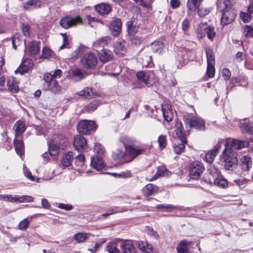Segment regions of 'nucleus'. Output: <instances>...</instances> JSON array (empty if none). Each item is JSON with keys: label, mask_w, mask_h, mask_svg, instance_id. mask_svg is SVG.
Here are the masks:
<instances>
[{"label": "nucleus", "mask_w": 253, "mask_h": 253, "mask_svg": "<svg viewBox=\"0 0 253 253\" xmlns=\"http://www.w3.org/2000/svg\"><path fill=\"white\" fill-rule=\"evenodd\" d=\"M231 2L229 0H218L217 6L218 10L222 12L221 23L225 25L231 23L235 18L234 12L230 10Z\"/></svg>", "instance_id": "1"}, {"label": "nucleus", "mask_w": 253, "mask_h": 253, "mask_svg": "<svg viewBox=\"0 0 253 253\" xmlns=\"http://www.w3.org/2000/svg\"><path fill=\"white\" fill-rule=\"evenodd\" d=\"M237 153L232 149L224 148L221 159L224 162V168L226 170L233 171L236 169L238 165Z\"/></svg>", "instance_id": "2"}, {"label": "nucleus", "mask_w": 253, "mask_h": 253, "mask_svg": "<svg viewBox=\"0 0 253 253\" xmlns=\"http://www.w3.org/2000/svg\"><path fill=\"white\" fill-rule=\"evenodd\" d=\"M96 128V126L94 122L85 120L81 121L77 127L79 132L84 134H90Z\"/></svg>", "instance_id": "3"}, {"label": "nucleus", "mask_w": 253, "mask_h": 253, "mask_svg": "<svg viewBox=\"0 0 253 253\" xmlns=\"http://www.w3.org/2000/svg\"><path fill=\"white\" fill-rule=\"evenodd\" d=\"M81 63L84 68L88 69H93L97 63V58L96 55L91 52H88L84 55L81 60Z\"/></svg>", "instance_id": "4"}, {"label": "nucleus", "mask_w": 253, "mask_h": 253, "mask_svg": "<svg viewBox=\"0 0 253 253\" xmlns=\"http://www.w3.org/2000/svg\"><path fill=\"white\" fill-rule=\"evenodd\" d=\"M224 145L225 148L232 149V150H241L249 146V142L248 141L240 140L238 139L231 140L230 139L224 140Z\"/></svg>", "instance_id": "5"}, {"label": "nucleus", "mask_w": 253, "mask_h": 253, "mask_svg": "<svg viewBox=\"0 0 253 253\" xmlns=\"http://www.w3.org/2000/svg\"><path fill=\"white\" fill-rule=\"evenodd\" d=\"M204 170L205 167L201 162L199 161L194 162L191 165L189 169V176L192 179H198Z\"/></svg>", "instance_id": "6"}, {"label": "nucleus", "mask_w": 253, "mask_h": 253, "mask_svg": "<svg viewBox=\"0 0 253 253\" xmlns=\"http://www.w3.org/2000/svg\"><path fill=\"white\" fill-rule=\"evenodd\" d=\"M199 34L202 38L207 34L209 39L212 40L215 36L214 28L213 26H209L207 23H201L199 25Z\"/></svg>", "instance_id": "7"}, {"label": "nucleus", "mask_w": 253, "mask_h": 253, "mask_svg": "<svg viewBox=\"0 0 253 253\" xmlns=\"http://www.w3.org/2000/svg\"><path fill=\"white\" fill-rule=\"evenodd\" d=\"M82 19L79 16L74 17L66 16L61 19L60 24L63 28L68 29L78 24H82Z\"/></svg>", "instance_id": "8"}, {"label": "nucleus", "mask_w": 253, "mask_h": 253, "mask_svg": "<svg viewBox=\"0 0 253 253\" xmlns=\"http://www.w3.org/2000/svg\"><path fill=\"white\" fill-rule=\"evenodd\" d=\"M224 142V139H220L218 143L214 146L213 149L208 151L205 157V161L210 164L212 163L215 157L217 155L219 150L221 148V144Z\"/></svg>", "instance_id": "9"}, {"label": "nucleus", "mask_w": 253, "mask_h": 253, "mask_svg": "<svg viewBox=\"0 0 253 253\" xmlns=\"http://www.w3.org/2000/svg\"><path fill=\"white\" fill-rule=\"evenodd\" d=\"M184 121L187 124V125H189L190 128L194 127L196 129H202L204 127V121L202 119L197 117H193L190 119L184 116Z\"/></svg>", "instance_id": "10"}, {"label": "nucleus", "mask_w": 253, "mask_h": 253, "mask_svg": "<svg viewBox=\"0 0 253 253\" xmlns=\"http://www.w3.org/2000/svg\"><path fill=\"white\" fill-rule=\"evenodd\" d=\"M174 138L177 141L180 142H186V139L185 136L182 124L181 122L177 121L175 125Z\"/></svg>", "instance_id": "11"}, {"label": "nucleus", "mask_w": 253, "mask_h": 253, "mask_svg": "<svg viewBox=\"0 0 253 253\" xmlns=\"http://www.w3.org/2000/svg\"><path fill=\"white\" fill-rule=\"evenodd\" d=\"M126 153L130 156L131 160L134 159L137 156L143 154L145 152V149L138 146L132 145H125Z\"/></svg>", "instance_id": "12"}, {"label": "nucleus", "mask_w": 253, "mask_h": 253, "mask_svg": "<svg viewBox=\"0 0 253 253\" xmlns=\"http://www.w3.org/2000/svg\"><path fill=\"white\" fill-rule=\"evenodd\" d=\"M73 145L74 148L79 152H83L87 147L86 140L81 135H77L75 136Z\"/></svg>", "instance_id": "13"}, {"label": "nucleus", "mask_w": 253, "mask_h": 253, "mask_svg": "<svg viewBox=\"0 0 253 253\" xmlns=\"http://www.w3.org/2000/svg\"><path fill=\"white\" fill-rule=\"evenodd\" d=\"M120 248L124 253H136L137 251L132 240L124 241L121 244Z\"/></svg>", "instance_id": "14"}, {"label": "nucleus", "mask_w": 253, "mask_h": 253, "mask_svg": "<svg viewBox=\"0 0 253 253\" xmlns=\"http://www.w3.org/2000/svg\"><path fill=\"white\" fill-rule=\"evenodd\" d=\"M34 64L31 59L27 58L25 59L20 64L19 67L15 70V73H19L23 74L32 68Z\"/></svg>", "instance_id": "15"}, {"label": "nucleus", "mask_w": 253, "mask_h": 253, "mask_svg": "<svg viewBox=\"0 0 253 253\" xmlns=\"http://www.w3.org/2000/svg\"><path fill=\"white\" fill-rule=\"evenodd\" d=\"M162 111L166 121L170 122L173 118V112L171 105L168 103L162 104Z\"/></svg>", "instance_id": "16"}, {"label": "nucleus", "mask_w": 253, "mask_h": 253, "mask_svg": "<svg viewBox=\"0 0 253 253\" xmlns=\"http://www.w3.org/2000/svg\"><path fill=\"white\" fill-rule=\"evenodd\" d=\"M193 242L186 240L181 241L178 245L176 250L178 253H189L190 249Z\"/></svg>", "instance_id": "17"}, {"label": "nucleus", "mask_w": 253, "mask_h": 253, "mask_svg": "<svg viewBox=\"0 0 253 253\" xmlns=\"http://www.w3.org/2000/svg\"><path fill=\"white\" fill-rule=\"evenodd\" d=\"M90 165L91 167L96 170H101L105 166L102 157L95 156L91 158Z\"/></svg>", "instance_id": "18"}, {"label": "nucleus", "mask_w": 253, "mask_h": 253, "mask_svg": "<svg viewBox=\"0 0 253 253\" xmlns=\"http://www.w3.org/2000/svg\"><path fill=\"white\" fill-rule=\"evenodd\" d=\"M239 126L243 133H252L253 132V122L247 120L241 121Z\"/></svg>", "instance_id": "19"}, {"label": "nucleus", "mask_w": 253, "mask_h": 253, "mask_svg": "<svg viewBox=\"0 0 253 253\" xmlns=\"http://www.w3.org/2000/svg\"><path fill=\"white\" fill-rule=\"evenodd\" d=\"M113 53L111 51L108 49H102L98 54L100 61L102 63H106L112 60Z\"/></svg>", "instance_id": "20"}, {"label": "nucleus", "mask_w": 253, "mask_h": 253, "mask_svg": "<svg viewBox=\"0 0 253 253\" xmlns=\"http://www.w3.org/2000/svg\"><path fill=\"white\" fill-rule=\"evenodd\" d=\"M122 28V22L120 19H116L112 21L110 29L112 34L117 36L120 33Z\"/></svg>", "instance_id": "21"}, {"label": "nucleus", "mask_w": 253, "mask_h": 253, "mask_svg": "<svg viewBox=\"0 0 253 253\" xmlns=\"http://www.w3.org/2000/svg\"><path fill=\"white\" fill-rule=\"evenodd\" d=\"M148 47L153 53L159 54L162 53L164 48V44L161 42L155 41L150 44Z\"/></svg>", "instance_id": "22"}, {"label": "nucleus", "mask_w": 253, "mask_h": 253, "mask_svg": "<svg viewBox=\"0 0 253 253\" xmlns=\"http://www.w3.org/2000/svg\"><path fill=\"white\" fill-rule=\"evenodd\" d=\"M95 11L101 15L108 14L111 10V6L108 3H100L95 6Z\"/></svg>", "instance_id": "23"}, {"label": "nucleus", "mask_w": 253, "mask_h": 253, "mask_svg": "<svg viewBox=\"0 0 253 253\" xmlns=\"http://www.w3.org/2000/svg\"><path fill=\"white\" fill-rule=\"evenodd\" d=\"M13 129L15 131V137H17L25 131L26 126L25 122L21 120L17 121L14 125Z\"/></svg>", "instance_id": "24"}, {"label": "nucleus", "mask_w": 253, "mask_h": 253, "mask_svg": "<svg viewBox=\"0 0 253 253\" xmlns=\"http://www.w3.org/2000/svg\"><path fill=\"white\" fill-rule=\"evenodd\" d=\"M40 0H29L23 3V7L27 10H31L41 7Z\"/></svg>", "instance_id": "25"}, {"label": "nucleus", "mask_w": 253, "mask_h": 253, "mask_svg": "<svg viewBox=\"0 0 253 253\" xmlns=\"http://www.w3.org/2000/svg\"><path fill=\"white\" fill-rule=\"evenodd\" d=\"M73 160V153L72 152H68L62 157L61 160V164L62 166L64 167H68L70 166Z\"/></svg>", "instance_id": "26"}, {"label": "nucleus", "mask_w": 253, "mask_h": 253, "mask_svg": "<svg viewBox=\"0 0 253 253\" xmlns=\"http://www.w3.org/2000/svg\"><path fill=\"white\" fill-rule=\"evenodd\" d=\"M171 174V172L164 166H160L157 168V172L152 177L150 180H154L158 178L159 176H169Z\"/></svg>", "instance_id": "27"}, {"label": "nucleus", "mask_w": 253, "mask_h": 253, "mask_svg": "<svg viewBox=\"0 0 253 253\" xmlns=\"http://www.w3.org/2000/svg\"><path fill=\"white\" fill-rule=\"evenodd\" d=\"M240 162L242 169L245 171L249 170L252 167V162L249 156H243L240 159Z\"/></svg>", "instance_id": "28"}, {"label": "nucleus", "mask_w": 253, "mask_h": 253, "mask_svg": "<svg viewBox=\"0 0 253 253\" xmlns=\"http://www.w3.org/2000/svg\"><path fill=\"white\" fill-rule=\"evenodd\" d=\"M158 191V187L151 183L147 184L143 189V192L145 196H149L156 193Z\"/></svg>", "instance_id": "29"}, {"label": "nucleus", "mask_w": 253, "mask_h": 253, "mask_svg": "<svg viewBox=\"0 0 253 253\" xmlns=\"http://www.w3.org/2000/svg\"><path fill=\"white\" fill-rule=\"evenodd\" d=\"M114 51L119 56L124 55L126 51L125 44L120 42H117L115 45Z\"/></svg>", "instance_id": "30"}, {"label": "nucleus", "mask_w": 253, "mask_h": 253, "mask_svg": "<svg viewBox=\"0 0 253 253\" xmlns=\"http://www.w3.org/2000/svg\"><path fill=\"white\" fill-rule=\"evenodd\" d=\"M40 51L39 43L38 42L33 41L29 44L28 51L31 55H35Z\"/></svg>", "instance_id": "31"}, {"label": "nucleus", "mask_w": 253, "mask_h": 253, "mask_svg": "<svg viewBox=\"0 0 253 253\" xmlns=\"http://www.w3.org/2000/svg\"><path fill=\"white\" fill-rule=\"evenodd\" d=\"M127 32L129 35H134L139 29V27L134 21H129L126 23Z\"/></svg>", "instance_id": "32"}, {"label": "nucleus", "mask_w": 253, "mask_h": 253, "mask_svg": "<svg viewBox=\"0 0 253 253\" xmlns=\"http://www.w3.org/2000/svg\"><path fill=\"white\" fill-rule=\"evenodd\" d=\"M14 145L15 151L17 154L22 156L24 154V144L23 141L15 139L14 141Z\"/></svg>", "instance_id": "33"}, {"label": "nucleus", "mask_w": 253, "mask_h": 253, "mask_svg": "<svg viewBox=\"0 0 253 253\" xmlns=\"http://www.w3.org/2000/svg\"><path fill=\"white\" fill-rule=\"evenodd\" d=\"M48 89L54 94L59 93L61 91V87L57 81L55 80L52 81L48 84Z\"/></svg>", "instance_id": "34"}, {"label": "nucleus", "mask_w": 253, "mask_h": 253, "mask_svg": "<svg viewBox=\"0 0 253 253\" xmlns=\"http://www.w3.org/2000/svg\"><path fill=\"white\" fill-rule=\"evenodd\" d=\"M214 184L222 188H225L227 187L228 183L226 179L222 176H218L214 180Z\"/></svg>", "instance_id": "35"}, {"label": "nucleus", "mask_w": 253, "mask_h": 253, "mask_svg": "<svg viewBox=\"0 0 253 253\" xmlns=\"http://www.w3.org/2000/svg\"><path fill=\"white\" fill-rule=\"evenodd\" d=\"M8 89L12 92H16L18 90V86L14 78H11L7 80Z\"/></svg>", "instance_id": "36"}, {"label": "nucleus", "mask_w": 253, "mask_h": 253, "mask_svg": "<svg viewBox=\"0 0 253 253\" xmlns=\"http://www.w3.org/2000/svg\"><path fill=\"white\" fill-rule=\"evenodd\" d=\"M138 248L144 253H151L152 250L151 245L145 242H140L138 246Z\"/></svg>", "instance_id": "37"}, {"label": "nucleus", "mask_w": 253, "mask_h": 253, "mask_svg": "<svg viewBox=\"0 0 253 253\" xmlns=\"http://www.w3.org/2000/svg\"><path fill=\"white\" fill-rule=\"evenodd\" d=\"M206 53L207 59V64H214V55L212 49L210 48H207L206 49Z\"/></svg>", "instance_id": "38"}, {"label": "nucleus", "mask_w": 253, "mask_h": 253, "mask_svg": "<svg viewBox=\"0 0 253 253\" xmlns=\"http://www.w3.org/2000/svg\"><path fill=\"white\" fill-rule=\"evenodd\" d=\"M0 200L8 202L17 203L18 202V196L7 194L0 195Z\"/></svg>", "instance_id": "39"}, {"label": "nucleus", "mask_w": 253, "mask_h": 253, "mask_svg": "<svg viewBox=\"0 0 253 253\" xmlns=\"http://www.w3.org/2000/svg\"><path fill=\"white\" fill-rule=\"evenodd\" d=\"M157 209H161L163 211L170 212L177 209V207L170 204H160L156 207Z\"/></svg>", "instance_id": "40"}, {"label": "nucleus", "mask_w": 253, "mask_h": 253, "mask_svg": "<svg viewBox=\"0 0 253 253\" xmlns=\"http://www.w3.org/2000/svg\"><path fill=\"white\" fill-rule=\"evenodd\" d=\"M187 143V141L186 142H177V144H175L173 146V148L174 150V152L177 154H181L184 150L185 148V144Z\"/></svg>", "instance_id": "41"}, {"label": "nucleus", "mask_w": 253, "mask_h": 253, "mask_svg": "<svg viewBox=\"0 0 253 253\" xmlns=\"http://www.w3.org/2000/svg\"><path fill=\"white\" fill-rule=\"evenodd\" d=\"M48 151L52 156H56L58 154L60 151V146L56 143H51L48 144Z\"/></svg>", "instance_id": "42"}, {"label": "nucleus", "mask_w": 253, "mask_h": 253, "mask_svg": "<svg viewBox=\"0 0 253 253\" xmlns=\"http://www.w3.org/2000/svg\"><path fill=\"white\" fill-rule=\"evenodd\" d=\"M203 0H188L187 6L189 10L195 11L198 7V3L201 2Z\"/></svg>", "instance_id": "43"}, {"label": "nucleus", "mask_w": 253, "mask_h": 253, "mask_svg": "<svg viewBox=\"0 0 253 253\" xmlns=\"http://www.w3.org/2000/svg\"><path fill=\"white\" fill-rule=\"evenodd\" d=\"M93 91L91 88L86 87L83 90L79 92L78 94L86 98H89L93 95Z\"/></svg>", "instance_id": "44"}, {"label": "nucleus", "mask_w": 253, "mask_h": 253, "mask_svg": "<svg viewBox=\"0 0 253 253\" xmlns=\"http://www.w3.org/2000/svg\"><path fill=\"white\" fill-rule=\"evenodd\" d=\"M73 75L79 80H82L87 76V73L83 70L77 69L73 72Z\"/></svg>", "instance_id": "45"}, {"label": "nucleus", "mask_w": 253, "mask_h": 253, "mask_svg": "<svg viewBox=\"0 0 253 253\" xmlns=\"http://www.w3.org/2000/svg\"><path fill=\"white\" fill-rule=\"evenodd\" d=\"M87 238V234L85 233H79L74 235V238L79 243L84 242Z\"/></svg>", "instance_id": "46"}, {"label": "nucleus", "mask_w": 253, "mask_h": 253, "mask_svg": "<svg viewBox=\"0 0 253 253\" xmlns=\"http://www.w3.org/2000/svg\"><path fill=\"white\" fill-rule=\"evenodd\" d=\"M98 105V101L94 100L85 107V110L88 112H93L96 109Z\"/></svg>", "instance_id": "47"}, {"label": "nucleus", "mask_w": 253, "mask_h": 253, "mask_svg": "<svg viewBox=\"0 0 253 253\" xmlns=\"http://www.w3.org/2000/svg\"><path fill=\"white\" fill-rule=\"evenodd\" d=\"M106 251L108 253H121L115 243H109L106 247Z\"/></svg>", "instance_id": "48"}, {"label": "nucleus", "mask_w": 253, "mask_h": 253, "mask_svg": "<svg viewBox=\"0 0 253 253\" xmlns=\"http://www.w3.org/2000/svg\"><path fill=\"white\" fill-rule=\"evenodd\" d=\"M94 152L96 156L102 157L104 153L103 147L99 143H96L95 145Z\"/></svg>", "instance_id": "49"}, {"label": "nucleus", "mask_w": 253, "mask_h": 253, "mask_svg": "<svg viewBox=\"0 0 253 253\" xmlns=\"http://www.w3.org/2000/svg\"><path fill=\"white\" fill-rule=\"evenodd\" d=\"M125 155L123 151L117 149L113 152L112 157L115 160H120L124 158Z\"/></svg>", "instance_id": "50"}, {"label": "nucleus", "mask_w": 253, "mask_h": 253, "mask_svg": "<svg viewBox=\"0 0 253 253\" xmlns=\"http://www.w3.org/2000/svg\"><path fill=\"white\" fill-rule=\"evenodd\" d=\"M136 77L139 81L143 82L145 84H148L147 77L145 72L143 71L137 72Z\"/></svg>", "instance_id": "51"}, {"label": "nucleus", "mask_w": 253, "mask_h": 253, "mask_svg": "<svg viewBox=\"0 0 253 253\" xmlns=\"http://www.w3.org/2000/svg\"><path fill=\"white\" fill-rule=\"evenodd\" d=\"M158 142L159 146L161 149H164L166 147L167 145L166 136L164 135H161L158 139Z\"/></svg>", "instance_id": "52"}, {"label": "nucleus", "mask_w": 253, "mask_h": 253, "mask_svg": "<svg viewBox=\"0 0 253 253\" xmlns=\"http://www.w3.org/2000/svg\"><path fill=\"white\" fill-rule=\"evenodd\" d=\"M30 223V221L28 218H25L20 221L18 224V229L21 230L26 229Z\"/></svg>", "instance_id": "53"}, {"label": "nucleus", "mask_w": 253, "mask_h": 253, "mask_svg": "<svg viewBox=\"0 0 253 253\" xmlns=\"http://www.w3.org/2000/svg\"><path fill=\"white\" fill-rule=\"evenodd\" d=\"M211 11L210 8L200 7V5L198 8V14L201 17H204L208 14Z\"/></svg>", "instance_id": "54"}, {"label": "nucleus", "mask_w": 253, "mask_h": 253, "mask_svg": "<svg viewBox=\"0 0 253 253\" xmlns=\"http://www.w3.org/2000/svg\"><path fill=\"white\" fill-rule=\"evenodd\" d=\"M215 73L214 64H208L207 74L210 78L214 77Z\"/></svg>", "instance_id": "55"}, {"label": "nucleus", "mask_w": 253, "mask_h": 253, "mask_svg": "<svg viewBox=\"0 0 253 253\" xmlns=\"http://www.w3.org/2000/svg\"><path fill=\"white\" fill-rule=\"evenodd\" d=\"M107 40L106 39H104V38H101L99 39L94 43L93 46L94 48L97 47L98 46L104 47L105 45L107 44Z\"/></svg>", "instance_id": "56"}, {"label": "nucleus", "mask_w": 253, "mask_h": 253, "mask_svg": "<svg viewBox=\"0 0 253 253\" xmlns=\"http://www.w3.org/2000/svg\"><path fill=\"white\" fill-rule=\"evenodd\" d=\"M23 170H24V173L25 175L29 179H30V180L32 181H36V178L32 176L31 171H30L29 170V169H27V168L25 167L24 166V167H23Z\"/></svg>", "instance_id": "57"}, {"label": "nucleus", "mask_w": 253, "mask_h": 253, "mask_svg": "<svg viewBox=\"0 0 253 253\" xmlns=\"http://www.w3.org/2000/svg\"><path fill=\"white\" fill-rule=\"evenodd\" d=\"M85 158L83 154H79L76 157V163L79 166H82L84 165Z\"/></svg>", "instance_id": "58"}, {"label": "nucleus", "mask_w": 253, "mask_h": 253, "mask_svg": "<svg viewBox=\"0 0 253 253\" xmlns=\"http://www.w3.org/2000/svg\"><path fill=\"white\" fill-rule=\"evenodd\" d=\"M33 198L29 196H18V202L22 203L24 202H31L33 201Z\"/></svg>", "instance_id": "59"}, {"label": "nucleus", "mask_w": 253, "mask_h": 253, "mask_svg": "<svg viewBox=\"0 0 253 253\" xmlns=\"http://www.w3.org/2000/svg\"><path fill=\"white\" fill-rule=\"evenodd\" d=\"M142 61L141 64L143 66L147 67L149 65V63L151 61V56H144L143 57H142Z\"/></svg>", "instance_id": "60"}, {"label": "nucleus", "mask_w": 253, "mask_h": 253, "mask_svg": "<svg viewBox=\"0 0 253 253\" xmlns=\"http://www.w3.org/2000/svg\"><path fill=\"white\" fill-rule=\"evenodd\" d=\"M131 176V173L130 170H126L124 171H122L118 173V177L120 178H128Z\"/></svg>", "instance_id": "61"}, {"label": "nucleus", "mask_w": 253, "mask_h": 253, "mask_svg": "<svg viewBox=\"0 0 253 253\" xmlns=\"http://www.w3.org/2000/svg\"><path fill=\"white\" fill-rule=\"evenodd\" d=\"M42 57L44 58H47L51 56V50L46 47L43 48L42 50Z\"/></svg>", "instance_id": "62"}, {"label": "nucleus", "mask_w": 253, "mask_h": 253, "mask_svg": "<svg viewBox=\"0 0 253 253\" xmlns=\"http://www.w3.org/2000/svg\"><path fill=\"white\" fill-rule=\"evenodd\" d=\"M43 79L47 84V85L52 82V81L54 80L52 75L47 73L43 75Z\"/></svg>", "instance_id": "63"}, {"label": "nucleus", "mask_w": 253, "mask_h": 253, "mask_svg": "<svg viewBox=\"0 0 253 253\" xmlns=\"http://www.w3.org/2000/svg\"><path fill=\"white\" fill-rule=\"evenodd\" d=\"M244 33L245 36L248 37H252L253 36V28L247 26L245 28Z\"/></svg>", "instance_id": "64"}]
</instances>
